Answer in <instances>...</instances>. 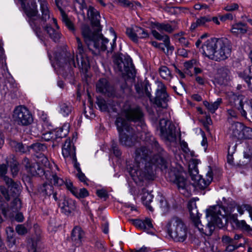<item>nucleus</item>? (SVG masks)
Masks as SVG:
<instances>
[{"label": "nucleus", "instance_id": "obj_1", "mask_svg": "<svg viewBox=\"0 0 252 252\" xmlns=\"http://www.w3.org/2000/svg\"><path fill=\"white\" fill-rule=\"evenodd\" d=\"M145 140L151 145L157 154L152 158V152L147 147L137 148L135 152L134 161L127 166V170L135 181L153 180L156 168L164 174L167 181L176 186L179 191L186 197L191 195V184L186 173L181 168L173 167L168 159L167 153L160 146L155 138L150 133L146 134Z\"/></svg>", "mask_w": 252, "mask_h": 252}, {"label": "nucleus", "instance_id": "obj_2", "mask_svg": "<svg viewBox=\"0 0 252 252\" xmlns=\"http://www.w3.org/2000/svg\"><path fill=\"white\" fill-rule=\"evenodd\" d=\"M190 219L200 232L206 236H211L215 229V226L221 227L223 226L221 219L225 217H229L232 225L243 230L250 231L252 230V226L246 223L244 220L239 221L237 219V212L240 215L247 210L252 220V207L248 204L239 205L235 201H231L226 208L220 205H216L206 210V217L208 219V222L205 226L203 225L200 220V214L197 208L195 201L190 200L188 204Z\"/></svg>", "mask_w": 252, "mask_h": 252}, {"label": "nucleus", "instance_id": "obj_3", "mask_svg": "<svg viewBox=\"0 0 252 252\" xmlns=\"http://www.w3.org/2000/svg\"><path fill=\"white\" fill-rule=\"evenodd\" d=\"M87 15L91 21L93 28L95 29L92 31L90 27L87 24H83L81 27V34L88 49L94 53V49L98 51H107L108 53H112L116 47V35L115 34L112 42L104 37L100 33L102 27L100 24V15L99 11L92 6L88 8Z\"/></svg>", "mask_w": 252, "mask_h": 252}, {"label": "nucleus", "instance_id": "obj_4", "mask_svg": "<svg viewBox=\"0 0 252 252\" xmlns=\"http://www.w3.org/2000/svg\"><path fill=\"white\" fill-rule=\"evenodd\" d=\"M122 114L126 119L119 115L115 123L119 133V142L123 146L131 147L135 144L137 136L129 121L139 122L142 124L144 113L139 106L126 102L123 106Z\"/></svg>", "mask_w": 252, "mask_h": 252}, {"label": "nucleus", "instance_id": "obj_5", "mask_svg": "<svg viewBox=\"0 0 252 252\" xmlns=\"http://www.w3.org/2000/svg\"><path fill=\"white\" fill-rule=\"evenodd\" d=\"M40 4V10L42 13L41 18L38 15L37 5L35 2L31 3V7L29 6L25 9V13L28 16V21L37 37L41 41H43V34L41 28L42 26L44 31L48 34L49 36L54 41L58 42L60 38L61 34L57 30L59 27L57 21L54 18H52V21L57 30L53 28V26L49 24H45L48 20L50 19V12L47 6V2L45 0H39Z\"/></svg>", "mask_w": 252, "mask_h": 252}, {"label": "nucleus", "instance_id": "obj_6", "mask_svg": "<svg viewBox=\"0 0 252 252\" xmlns=\"http://www.w3.org/2000/svg\"><path fill=\"white\" fill-rule=\"evenodd\" d=\"M76 39L77 47V63L75 62L74 56L69 53L63 52L58 56L56 55L55 57L57 72L65 78L72 76L73 68L78 67L83 73H86L90 68L89 60L86 54V49L79 37H76Z\"/></svg>", "mask_w": 252, "mask_h": 252}, {"label": "nucleus", "instance_id": "obj_7", "mask_svg": "<svg viewBox=\"0 0 252 252\" xmlns=\"http://www.w3.org/2000/svg\"><path fill=\"white\" fill-rule=\"evenodd\" d=\"M202 49L205 56L216 61L226 59L230 56L231 52L228 40L223 38L208 39L202 45Z\"/></svg>", "mask_w": 252, "mask_h": 252}, {"label": "nucleus", "instance_id": "obj_8", "mask_svg": "<svg viewBox=\"0 0 252 252\" xmlns=\"http://www.w3.org/2000/svg\"><path fill=\"white\" fill-rule=\"evenodd\" d=\"M168 233L177 242H184L187 237V229L183 220L179 218L173 217L166 224Z\"/></svg>", "mask_w": 252, "mask_h": 252}, {"label": "nucleus", "instance_id": "obj_9", "mask_svg": "<svg viewBox=\"0 0 252 252\" xmlns=\"http://www.w3.org/2000/svg\"><path fill=\"white\" fill-rule=\"evenodd\" d=\"M115 68L121 72L123 77L127 79H134L135 76V69L129 57L118 58L115 61Z\"/></svg>", "mask_w": 252, "mask_h": 252}, {"label": "nucleus", "instance_id": "obj_10", "mask_svg": "<svg viewBox=\"0 0 252 252\" xmlns=\"http://www.w3.org/2000/svg\"><path fill=\"white\" fill-rule=\"evenodd\" d=\"M12 118L19 126H27L31 124L33 118L29 109L23 105L16 106L13 112Z\"/></svg>", "mask_w": 252, "mask_h": 252}, {"label": "nucleus", "instance_id": "obj_11", "mask_svg": "<svg viewBox=\"0 0 252 252\" xmlns=\"http://www.w3.org/2000/svg\"><path fill=\"white\" fill-rule=\"evenodd\" d=\"M160 136L165 141L174 142L176 140V127L170 121L162 119L159 123Z\"/></svg>", "mask_w": 252, "mask_h": 252}, {"label": "nucleus", "instance_id": "obj_12", "mask_svg": "<svg viewBox=\"0 0 252 252\" xmlns=\"http://www.w3.org/2000/svg\"><path fill=\"white\" fill-rule=\"evenodd\" d=\"M5 183L7 189L4 186H0V191L6 201H9L11 197L17 196L21 190V183L15 182L10 178H6Z\"/></svg>", "mask_w": 252, "mask_h": 252}, {"label": "nucleus", "instance_id": "obj_13", "mask_svg": "<svg viewBox=\"0 0 252 252\" xmlns=\"http://www.w3.org/2000/svg\"><path fill=\"white\" fill-rule=\"evenodd\" d=\"M170 99V97L167 93L166 86L162 82H158L154 103L158 107L166 108Z\"/></svg>", "mask_w": 252, "mask_h": 252}, {"label": "nucleus", "instance_id": "obj_14", "mask_svg": "<svg viewBox=\"0 0 252 252\" xmlns=\"http://www.w3.org/2000/svg\"><path fill=\"white\" fill-rule=\"evenodd\" d=\"M45 174V176L47 179L50 180L51 183H48L47 182H45L42 185H40L38 188V192L41 196H43L45 198L50 196L51 195H52L54 200L55 201H57L58 198L57 197V193L54 191L53 186L51 184L52 182L53 183V180H50V179L52 178V174L50 173L49 177H48V174Z\"/></svg>", "mask_w": 252, "mask_h": 252}, {"label": "nucleus", "instance_id": "obj_15", "mask_svg": "<svg viewBox=\"0 0 252 252\" xmlns=\"http://www.w3.org/2000/svg\"><path fill=\"white\" fill-rule=\"evenodd\" d=\"M227 99L231 106L235 107L239 110L242 106L243 104L245 103V99H248V98H246L244 95L239 93L231 92L227 94Z\"/></svg>", "mask_w": 252, "mask_h": 252}, {"label": "nucleus", "instance_id": "obj_16", "mask_svg": "<svg viewBox=\"0 0 252 252\" xmlns=\"http://www.w3.org/2000/svg\"><path fill=\"white\" fill-rule=\"evenodd\" d=\"M96 90L97 92L104 94L109 96L115 94L114 88L111 86L106 78L100 79L96 84Z\"/></svg>", "mask_w": 252, "mask_h": 252}, {"label": "nucleus", "instance_id": "obj_17", "mask_svg": "<svg viewBox=\"0 0 252 252\" xmlns=\"http://www.w3.org/2000/svg\"><path fill=\"white\" fill-rule=\"evenodd\" d=\"M59 206L63 213L68 215L76 209V201L71 198H64L60 201Z\"/></svg>", "mask_w": 252, "mask_h": 252}, {"label": "nucleus", "instance_id": "obj_18", "mask_svg": "<svg viewBox=\"0 0 252 252\" xmlns=\"http://www.w3.org/2000/svg\"><path fill=\"white\" fill-rule=\"evenodd\" d=\"M206 179L203 178L200 175L199 177L194 181V184L199 189H204L211 183L213 180V172L210 167L206 174Z\"/></svg>", "mask_w": 252, "mask_h": 252}, {"label": "nucleus", "instance_id": "obj_19", "mask_svg": "<svg viewBox=\"0 0 252 252\" xmlns=\"http://www.w3.org/2000/svg\"><path fill=\"white\" fill-rule=\"evenodd\" d=\"M244 128L242 123L234 122L231 123L228 127V133L230 136L238 139H241L243 136L242 132Z\"/></svg>", "mask_w": 252, "mask_h": 252}, {"label": "nucleus", "instance_id": "obj_20", "mask_svg": "<svg viewBox=\"0 0 252 252\" xmlns=\"http://www.w3.org/2000/svg\"><path fill=\"white\" fill-rule=\"evenodd\" d=\"M153 35L158 40H162L164 42V46L167 49V54H172L174 48L173 46L170 45V39L168 35L162 34L158 32L156 30H153L152 32Z\"/></svg>", "mask_w": 252, "mask_h": 252}, {"label": "nucleus", "instance_id": "obj_21", "mask_svg": "<svg viewBox=\"0 0 252 252\" xmlns=\"http://www.w3.org/2000/svg\"><path fill=\"white\" fill-rule=\"evenodd\" d=\"M51 177L52 178L50 180H53V184L55 186H62L64 184L67 189L72 194H73V191H75L77 189V188L73 186L72 183L70 181L66 180L64 182L63 179L59 177L55 173H52Z\"/></svg>", "mask_w": 252, "mask_h": 252}, {"label": "nucleus", "instance_id": "obj_22", "mask_svg": "<svg viewBox=\"0 0 252 252\" xmlns=\"http://www.w3.org/2000/svg\"><path fill=\"white\" fill-rule=\"evenodd\" d=\"M62 154L64 158H71L76 156L75 148L70 139H67L62 148Z\"/></svg>", "mask_w": 252, "mask_h": 252}, {"label": "nucleus", "instance_id": "obj_23", "mask_svg": "<svg viewBox=\"0 0 252 252\" xmlns=\"http://www.w3.org/2000/svg\"><path fill=\"white\" fill-rule=\"evenodd\" d=\"M130 221L136 228L140 230H149L153 227L152 220L149 218H146L144 220L140 219H131Z\"/></svg>", "mask_w": 252, "mask_h": 252}, {"label": "nucleus", "instance_id": "obj_24", "mask_svg": "<svg viewBox=\"0 0 252 252\" xmlns=\"http://www.w3.org/2000/svg\"><path fill=\"white\" fill-rule=\"evenodd\" d=\"M84 233L81 228L75 226L72 231L71 239L74 242L75 245L79 246L81 243V239L84 237Z\"/></svg>", "mask_w": 252, "mask_h": 252}, {"label": "nucleus", "instance_id": "obj_25", "mask_svg": "<svg viewBox=\"0 0 252 252\" xmlns=\"http://www.w3.org/2000/svg\"><path fill=\"white\" fill-rule=\"evenodd\" d=\"M248 30L247 25L242 22L236 23L232 26L231 32L236 35L244 34Z\"/></svg>", "mask_w": 252, "mask_h": 252}, {"label": "nucleus", "instance_id": "obj_26", "mask_svg": "<svg viewBox=\"0 0 252 252\" xmlns=\"http://www.w3.org/2000/svg\"><path fill=\"white\" fill-rule=\"evenodd\" d=\"M56 3L57 7L60 10L61 14L62 16V21L67 28L71 31L74 32L75 31V28L72 22L68 18L67 16L62 9L59 5V2L56 0Z\"/></svg>", "mask_w": 252, "mask_h": 252}, {"label": "nucleus", "instance_id": "obj_27", "mask_svg": "<svg viewBox=\"0 0 252 252\" xmlns=\"http://www.w3.org/2000/svg\"><path fill=\"white\" fill-rule=\"evenodd\" d=\"M197 164L196 160H193L189 162V172L192 181H194L196 178L199 177L200 176L198 174Z\"/></svg>", "mask_w": 252, "mask_h": 252}, {"label": "nucleus", "instance_id": "obj_28", "mask_svg": "<svg viewBox=\"0 0 252 252\" xmlns=\"http://www.w3.org/2000/svg\"><path fill=\"white\" fill-rule=\"evenodd\" d=\"M73 110V107L69 102H61L59 104V113L63 117H67Z\"/></svg>", "mask_w": 252, "mask_h": 252}, {"label": "nucleus", "instance_id": "obj_29", "mask_svg": "<svg viewBox=\"0 0 252 252\" xmlns=\"http://www.w3.org/2000/svg\"><path fill=\"white\" fill-rule=\"evenodd\" d=\"M6 163L7 165L9 166L10 167L13 177H15L19 172V167L17 161L14 159V157L12 155L10 156L9 158H7L6 159Z\"/></svg>", "mask_w": 252, "mask_h": 252}, {"label": "nucleus", "instance_id": "obj_30", "mask_svg": "<svg viewBox=\"0 0 252 252\" xmlns=\"http://www.w3.org/2000/svg\"><path fill=\"white\" fill-rule=\"evenodd\" d=\"M222 102V99L221 98H218L214 102L204 101L203 104L211 113H214L218 109Z\"/></svg>", "mask_w": 252, "mask_h": 252}, {"label": "nucleus", "instance_id": "obj_31", "mask_svg": "<svg viewBox=\"0 0 252 252\" xmlns=\"http://www.w3.org/2000/svg\"><path fill=\"white\" fill-rule=\"evenodd\" d=\"M252 109V99H245V103L243 104L242 106L238 110L240 112L242 116L245 117L247 116L248 113Z\"/></svg>", "mask_w": 252, "mask_h": 252}, {"label": "nucleus", "instance_id": "obj_32", "mask_svg": "<svg viewBox=\"0 0 252 252\" xmlns=\"http://www.w3.org/2000/svg\"><path fill=\"white\" fill-rule=\"evenodd\" d=\"M27 172L32 176L41 175L44 173V169L37 163H33L27 170Z\"/></svg>", "mask_w": 252, "mask_h": 252}, {"label": "nucleus", "instance_id": "obj_33", "mask_svg": "<svg viewBox=\"0 0 252 252\" xmlns=\"http://www.w3.org/2000/svg\"><path fill=\"white\" fill-rule=\"evenodd\" d=\"M230 74V71L226 68H221L218 70V74L217 78L220 80L219 83L220 84L225 83L229 75Z\"/></svg>", "mask_w": 252, "mask_h": 252}, {"label": "nucleus", "instance_id": "obj_34", "mask_svg": "<svg viewBox=\"0 0 252 252\" xmlns=\"http://www.w3.org/2000/svg\"><path fill=\"white\" fill-rule=\"evenodd\" d=\"M155 27L160 32H165L168 33H171L175 30V28L169 24L156 23L155 24Z\"/></svg>", "mask_w": 252, "mask_h": 252}, {"label": "nucleus", "instance_id": "obj_35", "mask_svg": "<svg viewBox=\"0 0 252 252\" xmlns=\"http://www.w3.org/2000/svg\"><path fill=\"white\" fill-rule=\"evenodd\" d=\"M54 140L55 141L59 142L58 140L62 139L66 136L68 133L67 129H64L63 127H60L55 130H53Z\"/></svg>", "mask_w": 252, "mask_h": 252}, {"label": "nucleus", "instance_id": "obj_36", "mask_svg": "<svg viewBox=\"0 0 252 252\" xmlns=\"http://www.w3.org/2000/svg\"><path fill=\"white\" fill-rule=\"evenodd\" d=\"M153 198V195L149 192L144 193L142 197V201L144 205L150 211H153V208L150 205Z\"/></svg>", "mask_w": 252, "mask_h": 252}, {"label": "nucleus", "instance_id": "obj_37", "mask_svg": "<svg viewBox=\"0 0 252 252\" xmlns=\"http://www.w3.org/2000/svg\"><path fill=\"white\" fill-rule=\"evenodd\" d=\"M250 73H251L250 69L245 70L243 73L241 74V77L247 83L249 88L252 90V74L250 75Z\"/></svg>", "mask_w": 252, "mask_h": 252}, {"label": "nucleus", "instance_id": "obj_38", "mask_svg": "<svg viewBox=\"0 0 252 252\" xmlns=\"http://www.w3.org/2000/svg\"><path fill=\"white\" fill-rule=\"evenodd\" d=\"M158 70L160 76L163 79L168 80L171 77L170 71L166 66H162L159 68Z\"/></svg>", "mask_w": 252, "mask_h": 252}, {"label": "nucleus", "instance_id": "obj_39", "mask_svg": "<svg viewBox=\"0 0 252 252\" xmlns=\"http://www.w3.org/2000/svg\"><path fill=\"white\" fill-rule=\"evenodd\" d=\"M96 104L101 111L104 112L109 111L110 104L107 103L104 99L98 98Z\"/></svg>", "mask_w": 252, "mask_h": 252}, {"label": "nucleus", "instance_id": "obj_40", "mask_svg": "<svg viewBox=\"0 0 252 252\" xmlns=\"http://www.w3.org/2000/svg\"><path fill=\"white\" fill-rule=\"evenodd\" d=\"M73 195L78 198H83L89 196L88 191L85 188L77 189L75 191H73Z\"/></svg>", "mask_w": 252, "mask_h": 252}, {"label": "nucleus", "instance_id": "obj_41", "mask_svg": "<svg viewBox=\"0 0 252 252\" xmlns=\"http://www.w3.org/2000/svg\"><path fill=\"white\" fill-rule=\"evenodd\" d=\"M30 148L36 153L44 152L47 149L46 146L41 143H33L30 146Z\"/></svg>", "mask_w": 252, "mask_h": 252}, {"label": "nucleus", "instance_id": "obj_42", "mask_svg": "<svg viewBox=\"0 0 252 252\" xmlns=\"http://www.w3.org/2000/svg\"><path fill=\"white\" fill-rule=\"evenodd\" d=\"M135 32H136V34L137 35V39L138 40V38H146L148 36L149 34L146 31H145L144 29L139 27L135 26Z\"/></svg>", "mask_w": 252, "mask_h": 252}, {"label": "nucleus", "instance_id": "obj_43", "mask_svg": "<svg viewBox=\"0 0 252 252\" xmlns=\"http://www.w3.org/2000/svg\"><path fill=\"white\" fill-rule=\"evenodd\" d=\"M126 34L128 37L134 42H137L138 40L137 39V35L135 32V27L132 28H127L126 30Z\"/></svg>", "mask_w": 252, "mask_h": 252}, {"label": "nucleus", "instance_id": "obj_44", "mask_svg": "<svg viewBox=\"0 0 252 252\" xmlns=\"http://www.w3.org/2000/svg\"><path fill=\"white\" fill-rule=\"evenodd\" d=\"M22 204L20 199L15 198L12 202L10 209L13 212H18L21 208Z\"/></svg>", "mask_w": 252, "mask_h": 252}, {"label": "nucleus", "instance_id": "obj_45", "mask_svg": "<svg viewBox=\"0 0 252 252\" xmlns=\"http://www.w3.org/2000/svg\"><path fill=\"white\" fill-rule=\"evenodd\" d=\"M36 247V241L32 238L28 239L27 244V249L29 252H37Z\"/></svg>", "mask_w": 252, "mask_h": 252}, {"label": "nucleus", "instance_id": "obj_46", "mask_svg": "<svg viewBox=\"0 0 252 252\" xmlns=\"http://www.w3.org/2000/svg\"><path fill=\"white\" fill-rule=\"evenodd\" d=\"M242 134L243 136L241 139H252V129L244 125Z\"/></svg>", "mask_w": 252, "mask_h": 252}, {"label": "nucleus", "instance_id": "obj_47", "mask_svg": "<svg viewBox=\"0 0 252 252\" xmlns=\"http://www.w3.org/2000/svg\"><path fill=\"white\" fill-rule=\"evenodd\" d=\"M7 172V164H0V180H2L3 181H5L6 178H9L6 175Z\"/></svg>", "mask_w": 252, "mask_h": 252}, {"label": "nucleus", "instance_id": "obj_48", "mask_svg": "<svg viewBox=\"0 0 252 252\" xmlns=\"http://www.w3.org/2000/svg\"><path fill=\"white\" fill-rule=\"evenodd\" d=\"M6 232L7 234V239L8 241L11 243L12 245H14L16 243V240L13 237L14 230L12 227H9L6 228Z\"/></svg>", "mask_w": 252, "mask_h": 252}, {"label": "nucleus", "instance_id": "obj_49", "mask_svg": "<svg viewBox=\"0 0 252 252\" xmlns=\"http://www.w3.org/2000/svg\"><path fill=\"white\" fill-rule=\"evenodd\" d=\"M9 211L7 203L0 198V213L6 216L7 211Z\"/></svg>", "mask_w": 252, "mask_h": 252}, {"label": "nucleus", "instance_id": "obj_50", "mask_svg": "<svg viewBox=\"0 0 252 252\" xmlns=\"http://www.w3.org/2000/svg\"><path fill=\"white\" fill-rule=\"evenodd\" d=\"M15 230L20 235H25L28 231L25 224H18L15 227Z\"/></svg>", "mask_w": 252, "mask_h": 252}, {"label": "nucleus", "instance_id": "obj_51", "mask_svg": "<svg viewBox=\"0 0 252 252\" xmlns=\"http://www.w3.org/2000/svg\"><path fill=\"white\" fill-rule=\"evenodd\" d=\"M242 246L243 244L242 243L237 244L233 242V243L227 245L225 248V251L228 252H232L235 249Z\"/></svg>", "mask_w": 252, "mask_h": 252}, {"label": "nucleus", "instance_id": "obj_52", "mask_svg": "<svg viewBox=\"0 0 252 252\" xmlns=\"http://www.w3.org/2000/svg\"><path fill=\"white\" fill-rule=\"evenodd\" d=\"M36 163L42 168L43 166L47 167L49 165V162L48 158L44 155H42L40 158H39Z\"/></svg>", "mask_w": 252, "mask_h": 252}, {"label": "nucleus", "instance_id": "obj_53", "mask_svg": "<svg viewBox=\"0 0 252 252\" xmlns=\"http://www.w3.org/2000/svg\"><path fill=\"white\" fill-rule=\"evenodd\" d=\"M53 131H49L43 133L42 134V139L44 140L45 141H50L51 140L52 141H55L54 140V136Z\"/></svg>", "mask_w": 252, "mask_h": 252}, {"label": "nucleus", "instance_id": "obj_54", "mask_svg": "<svg viewBox=\"0 0 252 252\" xmlns=\"http://www.w3.org/2000/svg\"><path fill=\"white\" fill-rule=\"evenodd\" d=\"M196 20L199 26H205L206 23L210 22V16H202L197 19Z\"/></svg>", "mask_w": 252, "mask_h": 252}, {"label": "nucleus", "instance_id": "obj_55", "mask_svg": "<svg viewBox=\"0 0 252 252\" xmlns=\"http://www.w3.org/2000/svg\"><path fill=\"white\" fill-rule=\"evenodd\" d=\"M11 145L12 146L14 147L15 150L16 152H24V147L22 143L17 142L16 141H12L11 142Z\"/></svg>", "mask_w": 252, "mask_h": 252}, {"label": "nucleus", "instance_id": "obj_56", "mask_svg": "<svg viewBox=\"0 0 252 252\" xmlns=\"http://www.w3.org/2000/svg\"><path fill=\"white\" fill-rule=\"evenodd\" d=\"M239 8V5L236 3H231L227 4L224 6V9L227 11H233L237 10Z\"/></svg>", "mask_w": 252, "mask_h": 252}, {"label": "nucleus", "instance_id": "obj_57", "mask_svg": "<svg viewBox=\"0 0 252 252\" xmlns=\"http://www.w3.org/2000/svg\"><path fill=\"white\" fill-rule=\"evenodd\" d=\"M96 194L100 198L103 199L104 200H106L108 197L107 192L105 189L97 190Z\"/></svg>", "mask_w": 252, "mask_h": 252}, {"label": "nucleus", "instance_id": "obj_58", "mask_svg": "<svg viewBox=\"0 0 252 252\" xmlns=\"http://www.w3.org/2000/svg\"><path fill=\"white\" fill-rule=\"evenodd\" d=\"M76 176L78 179L84 184H87V178L85 176V174L82 172L81 169H79V171L77 172Z\"/></svg>", "mask_w": 252, "mask_h": 252}, {"label": "nucleus", "instance_id": "obj_59", "mask_svg": "<svg viewBox=\"0 0 252 252\" xmlns=\"http://www.w3.org/2000/svg\"><path fill=\"white\" fill-rule=\"evenodd\" d=\"M158 200L159 201V206L160 208L164 209H166L167 208V203L164 197H163L162 196H159L158 198Z\"/></svg>", "mask_w": 252, "mask_h": 252}, {"label": "nucleus", "instance_id": "obj_60", "mask_svg": "<svg viewBox=\"0 0 252 252\" xmlns=\"http://www.w3.org/2000/svg\"><path fill=\"white\" fill-rule=\"evenodd\" d=\"M116 2L120 6L124 7H131L132 6L131 2L129 0H116Z\"/></svg>", "mask_w": 252, "mask_h": 252}, {"label": "nucleus", "instance_id": "obj_61", "mask_svg": "<svg viewBox=\"0 0 252 252\" xmlns=\"http://www.w3.org/2000/svg\"><path fill=\"white\" fill-rule=\"evenodd\" d=\"M75 6H78L81 10L87 8L85 0H75Z\"/></svg>", "mask_w": 252, "mask_h": 252}, {"label": "nucleus", "instance_id": "obj_62", "mask_svg": "<svg viewBox=\"0 0 252 252\" xmlns=\"http://www.w3.org/2000/svg\"><path fill=\"white\" fill-rule=\"evenodd\" d=\"M112 149L113 150L114 154L117 157H119L121 155V152L119 149V147L117 144L113 143L111 146Z\"/></svg>", "mask_w": 252, "mask_h": 252}, {"label": "nucleus", "instance_id": "obj_63", "mask_svg": "<svg viewBox=\"0 0 252 252\" xmlns=\"http://www.w3.org/2000/svg\"><path fill=\"white\" fill-rule=\"evenodd\" d=\"M196 61L195 60H191L187 61L184 63V66L186 69H189L193 67V65L195 63Z\"/></svg>", "mask_w": 252, "mask_h": 252}, {"label": "nucleus", "instance_id": "obj_64", "mask_svg": "<svg viewBox=\"0 0 252 252\" xmlns=\"http://www.w3.org/2000/svg\"><path fill=\"white\" fill-rule=\"evenodd\" d=\"M233 16L231 13H226L223 15H221L220 17V19L221 21H225L227 20H232Z\"/></svg>", "mask_w": 252, "mask_h": 252}]
</instances>
